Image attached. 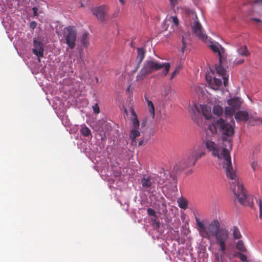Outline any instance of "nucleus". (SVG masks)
I'll return each instance as SVG.
<instances>
[{"label":"nucleus","mask_w":262,"mask_h":262,"mask_svg":"<svg viewBox=\"0 0 262 262\" xmlns=\"http://www.w3.org/2000/svg\"><path fill=\"white\" fill-rule=\"evenodd\" d=\"M235 123L232 120L230 123H227L222 118L216 121V122L208 124L206 130L208 137L205 140V145L209 151L212 152L213 157H217L220 160L219 163L223 165L227 177L230 179V188L237 198L238 202L244 206L251 208L254 206L253 197L248 195L246 191L244 189L243 184L237 178L235 172L231 164V160L229 151L226 148H223L220 152L217 144L210 137L217 133V128L220 129L224 135L231 136L233 135Z\"/></svg>","instance_id":"1"},{"label":"nucleus","mask_w":262,"mask_h":262,"mask_svg":"<svg viewBox=\"0 0 262 262\" xmlns=\"http://www.w3.org/2000/svg\"><path fill=\"white\" fill-rule=\"evenodd\" d=\"M213 113L214 115L219 117L223 114V108L220 105H214L213 107Z\"/></svg>","instance_id":"25"},{"label":"nucleus","mask_w":262,"mask_h":262,"mask_svg":"<svg viewBox=\"0 0 262 262\" xmlns=\"http://www.w3.org/2000/svg\"><path fill=\"white\" fill-rule=\"evenodd\" d=\"M32 10L33 11V15L34 16H38V9L37 7H34L32 8Z\"/></svg>","instance_id":"42"},{"label":"nucleus","mask_w":262,"mask_h":262,"mask_svg":"<svg viewBox=\"0 0 262 262\" xmlns=\"http://www.w3.org/2000/svg\"><path fill=\"white\" fill-rule=\"evenodd\" d=\"M132 116L133 129H139L140 126L139 121L136 114L133 110L132 111Z\"/></svg>","instance_id":"20"},{"label":"nucleus","mask_w":262,"mask_h":262,"mask_svg":"<svg viewBox=\"0 0 262 262\" xmlns=\"http://www.w3.org/2000/svg\"><path fill=\"white\" fill-rule=\"evenodd\" d=\"M170 18L172 19L173 23L174 24L177 26L179 25V20L177 16H171Z\"/></svg>","instance_id":"37"},{"label":"nucleus","mask_w":262,"mask_h":262,"mask_svg":"<svg viewBox=\"0 0 262 262\" xmlns=\"http://www.w3.org/2000/svg\"><path fill=\"white\" fill-rule=\"evenodd\" d=\"M178 203L181 208L185 209L187 207V202L183 198L178 199Z\"/></svg>","instance_id":"30"},{"label":"nucleus","mask_w":262,"mask_h":262,"mask_svg":"<svg viewBox=\"0 0 262 262\" xmlns=\"http://www.w3.org/2000/svg\"><path fill=\"white\" fill-rule=\"evenodd\" d=\"M162 206L163 211V212H166L167 211L166 203L165 202H163L162 203Z\"/></svg>","instance_id":"43"},{"label":"nucleus","mask_w":262,"mask_h":262,"mask_svg":"<svg viewBox=\"0 0 262 262\" xmlns=\"http://www.w3.org/2000/svg\"><path fill=\"white\" fill-rule=\"evenodd\" d=\"M171 5L174 6L177 3V0H169Z\"/></svg>","instance_id":"44"},{"label":"nucleus","mask_w":262,"mask_h":262,"mask_svg":"<svg viewBox=\"0 0 262 262\" xmlns=\"http://www.w3.org/2000/svg\"><path fill=\"white\" fill-rule=\"evenodd\" d=\"M137 52L138 55L137 57V60L139 64H140L144 58L146 52L144 49L142 48H137Z\"/></svg>","instance_id":"17"},{"label":"nucleus","mask_w":262,"mask_h":262,"mask_svg":"<svg viewBox=\"0 0 262 262\" xmlns=\"http://www.w3.org/2000/svg\"><path fill=\"white\" fill-rule=\"evenodd\" d=\"M161 69H163L162 74L164 76H166L169 73L170 64L169 62L161 63Z\"/></svg>","instance_id":"21"},{"label":"nucleus","mask_w":262,"mask_h":262,"mask_svg":"<svg viewBox=\"0 0 262 262\" xmlns=\"http://www.w3.org/2000/svg\"><path fill=\"white\" fill-rule=\"evenodd\" d=\"M182 68V67L181 64L177 65L174 71L171 74L169 80H172L177 75H178Z\"/></svg>","instance_id":"27"},{"label":"nucleus","mask_w":262,"mask_h":262,"mask_svg":"<svg viewBox=\"0 0 262 262\" xmlns=\"http://www.w3.org/2000/svg\"><path fill=\"white\" fill-rule=\"evenodd\" d=\"M96 81L97 82H98V78H97V77L96 78Z\"/></svg>","instance_id":"49"},{"label":"nucleus","mask_w":262,"mask_h":262,"mask_svg":"<svg viewBox=\"0 0 262 262\" xmlns=\"http://www.w3.org/2000/svg\"><path fill=\"white\" fill-rule=\"evenodd\" d=\"M239 259L243 262H246L248 260L247 256L241 252H239V255H238V257Z\"/></svg>","instance_id":"34"},{"label":"nucleus","mask_w":262,"mask_h":262,"mask_svg":"<svg viewBox=\"0 0 262 262\" xmlns=\"http://www.w3.org/2000/svg\"><path fill=\"white\" fill-rule=\"evenodd\" d=\"M232 235L234 239H239L241 238L242 235L237 227L234 226L233 227L232 231Z\"/></svg>","instance_id":"28"},{"label":"nucleus","mask_w":262,"mask_h":262,"mask_svg":"<svg viewBox=\"0 0 262 262\" xmlns=\"http://www.w3.org/2000/svg\"><path fill=\"white\" fill-rule=\"evenodd\" d=\"M140 135V132L138 129H132L129 134V137L132 139V144L136 143V138Z\"/></svg>","instance_id":"18"},{"label":"nucleus","mask_w":262,"mask_h":262,"mask_svg":"<svg viewBox=\"0 0 262 262\" xmlns=\"http://www.w3.org/2000/svg\"><path fill=\"white\" fill-rule=\"evenodd\" d=\"M202 111L204 117L206 119V120H209L211 122L209 123L212 124L214 122H216L214 120L213 122H211L212 120V113L211 109L210 107H208L207 106H202L201 107Z\"/></svg>","instance_id":"15"},{"label":"nucleus","mask_w":262,"mask_h":262,"mask_svg":"<svg viewBox=\"0 0 262 262\" xmlns=\"http://www.w3.org/2000/svg\"><path fill=\"white\" fill-rule=\"evenodd\" d=\"M227 103L229 106L226 107L225 113L226 116H232L235 111L240 108L242 101L241 98L237 97L228 100Z\"/></svg>","instance_id":"6"},{"label":"nucleus","mask_w":262,"mask_h":262,"mask_svg":"<svg viewBox=\"0 0 262 262\" xmlns=\"http://www.w3.org/2000/svg\"><path fill=\"white\" fill-rule=\"evenodd\" d=\"M251 166L253 171H255L258 168V164L256 161H253L251 163Z\"/></svg>","instance_id":"36"},{"label":"nucleus","mask_w":262,"mask_h":262,"mask_svg":"<svg viewBox=\"0 0 262 262\" xmlns=\"http://www.w3.org/2000/svg\"><path fill=\"white\" fill-rule=\"evenodd\" d=\"M182 43H183V46H182V49H181V50H182V51L183 52H184V50H185V47H186V42H185V39H184V36H183V37H182Z\"/></svg>","instance_id":"39"},{"label":"nucleus","mask_w":262,"mask_h":262,"mask_svg":"<svg viewBox=\"0 0 262 262\" xmlns=\"http://www.w3.org/2000/svg\"><path fill=\"white\" fill-rule=\"evenodd\" d=\"M36 26L37 24L35 21H32L30 24V27L33 29H34L36 27Z\"/></svg>","instance_id":"40"},{"label":"nucleus","mask_w":262,"mask_h":262,"mask_svg":"<svg viewBox=\"0 0 262 262\" xmlns=\"http://www.w3.org/2000/svg\"><path fill=\"white\" fill-rule=\"evenodd\" d=\"M244 61V59H236L234 60V63L236 64H241V63H243Z\"/></svg>","instance_id":"41"},{"label":"nucleus","mask_w":262,"mask_h":262,"mask_svg":"<svg viewBox=\"0 0 262 262\" xmlns=\"http://www.w3.org/2000/svg\"><path fill=\"white\" fill-rule=\"evenodd\" d=\"M222 84L221 79L214 77L213 81L210 83V86L211 89L214 90H217Z\"/></svg>","instance_id":"16"},{"label":"nucleus","mask_w":262,"mask_h":262,"mask_svg":"<svg viewBox=\"0 0 262 262\" xmlns=\"http://www.w3.org/2000/svg\"><path fill=\"white\" fill-rule=\"evenodd\" d=\"M235 118L237 122L246 121L249 119V114L244 111H238L235 114Z\"/></svg>","instance_id":"14"},{"label":"nucleus","mask_w":262,"mask_h":262,"mask_svg":"<svg viewBox=\"0 0 262 262\" xmlns=\"http://www.w3.org/2000/svg\"><path fill=\"white\" fill-rule=\"evenodd\" d=\"M228 242L225 243V251L223 252L222 250H219L221 253L219 252L214 253V257L216 262H224V257L226 256L228 258L230 262H235L234 260V258L237 257L239 255V252L232 250L227 249V244Z\"/></svg>","instance_id":"5"},{"label":"nucleus","mask_w":262,"mask_h":262,"mask_svg":"<svg viewBox=\"0 0 262 262\" xmlns=\"http://www.w3.org/2000/svg\"><path fill=\"white\" fill-rule=\"evenodd\" d=\"M63 36L65 39L64 42L69 48L73 49L76 46L77 31L74 26H68L63 28Z\"/></svg>","instance_id":"4"},{"label":"nucleus","mask_w":262,"mask_h":262,"mask_svg":"<svg viewBox=\"0 0 262 262\" xmlns=\"http://www.w3.org/2000/svg\"><path fill=\"white\" fill-rule=\"evenodd\" d=\"M142 69L148 74H150L154 71L161 69V63L155 60H147L144 62Z\"/></svg>","instance_id":"7"},{"label":"nucleus","mask_w":262,"mask_h":262,"mask_svg":"<svg viewBox=\"0 0 262 262\" xmlns=\"http://www.w3.org/2000/svg\"><path fill=\"white\" fill-rule=\"evenodd\" d=\"M147 103V106L149 109V112L152 118L155 117V107L153 103L151 101L146 99Z\"/></svg>","instance_id":"24"},{"label":"nucleus","mask_w":262,"mask_h":262,"mask_svg":"<svg viewBox=\"0 0 262 262\" xmlns=\"http://www.w3.org/2000/svg\"><path fill=\"white\" fill-rule=\"evenodd\" d=\"M249 4L253 6H262V0L250 1Z\"/></svg>","instance_id":"32"},{"label":"nucleus","mask_w":262,"mask_h":262,"mask_svg":"<svg viewBox=\"0 0 262 262\" xmlns=\"http://www.w3.org/2000/svg\"><path fill=\"white\" fill-rule=\"evenodd\" d=\"M147 212L149 215L154 216V217H157L156 212L154 209L149 208L147 209Z\"/></svg>","instance_id":"33"},{"label":"nucleus","mask_w":262,"mask_h":262,"mask_svg":"<svg viewBox=\"0 0 262 262\" xmlns=\"http://www.w3.org/2000/svg\"><path fill=\"white\" fill-rule=\"evenodd\" d=\"M152 226L156 229H158L160 226V222L158 221H155V222L152 223Z\"/></svg>","instance_id":"38"},{"label":"nucleus","mask_w":262,"mask_h":262,"mask_svg":"<svg viewBox=\"0 0 262 262\" xmlns=\"http://www.w3.org/2000/svg\"><path fill=\"white\" fill-rule=\"evenodd\" d=\"M34 48L32 52L39 59L43 56V47L42 43L36 38H33Z\"/></svg>","instance_id":"11"},{"label":"nucleus","mask_w":262,"mask_h":262,"mask_svg":"<svg viewBox=\"0 0 262 262\" xmlns=\"http://www.w3.org/2000/svg\"><path fill=\"white\" fill-rule=\"evenodd\" d=\"M246 262H251L250 261H249V260H248L247 261H246Z\"/></svg>","instance_id":"50"},{"label":"nucleus","mask_w":262,"mask_h":262,"mask_svg":"<svg viewBox=\"0 0 262 262\" xmlns=\"http://www.w3.org/2000/svg\"><path fill=\"white\" fill-rule=\"evenodd\" d=\"M222 63L220 62V64L215 67V70L216 73L221 76L222 77L223 79L224 85L227 86L228 80V76H226V70L221 65Z\"/></svg>","instance_id":"12"},{"label":"nucleus","mask_w":262,"mask_h":262,"mask_svg":"<svg viewBox=\"0 0 262 262\" xmlns=\"http://www.w3.org/2000/svg\"><path fill=\"white\" fill-rule=\"evenodd\" d=\"M81 134L84 137H89L91 135V131L89 127L84 125L80 129Z\"/></svg>","instance_id":"29"},{"label":"nucleus","mask_w":262,"mask_h":262,"mask_svg":"<svg viewBox=\"0 0 262 262\" xmlns=\"http://www.w3.org/2000/svg\"><path fill=\"white\" fill-rule=\"evenodd\" d=\"M252 19L253 20H254V21H256L257 22H259V23H261V24L262 25V20H261L260 19H258V18H253Z\"/></svg>","instance_id":"45"},{"label":"nucleus","mask_w":262,"mask_h":262,"mask_svg":"<svg viewBox=\"0 0 262 262\" xmlns=\"http://www.w3.org/2000/svg\"><path fill=\"white\" fill-rule=\"evenodd\" d=\"M156 218H157V217H154V218H152V219H151V221L152 222V223L155 222V221H157L156 220Z\"/></svg>","instance_id":"47"},{"label":"nucleus","mask_w":262,"mask_h":262,"mask_svg":"<svg viewBox=\"0 0 262 262\" xmlns=\"http://www.w3.org/2000/svg\"><path fill=\"white\" fill-rule=\"evenodd\" d=\"M205 155V152L202 148H194L186 158L174 167L176 172L183 170L188 167L194 165L196 162Z\"/></svg>","instance_id":"3"},{"label":"nucleus","mask_w":262,"mask_h":262,"mask_svg":"<svg viewBox=\"0 0 262 262\" xmlns=\"http://www.w3.org/2000/svg\"><path fill=\"white\" fill-rule=\"evenodd\" d=\"M88 35L89 33H84L81 38V43L85 47H87L89 45Z\"/></svg>","instance_id":"23"},{"label":"nucleus","mask_w":262,"mask_h":262,"mask_svg":"<svg viewBox=\"0 0 262 262\" xmlns=\"http://www.w3.org/2000/svg\"><path fill=\"white\" fill-rule=\"evenodd\" d=\"M93 110L94 113L96 114H99L100 113L99 107L97 103H95L93 106Z\"/></svg>","instance_id":"35"},{"label":"nucleus","mask_w":262,"mask_h":262,"mask_svg":"<svg viewBox=\"0 0 262 262\" xmlns=\"http://www.w3.org/2000/svg\"><path fill=\"white\" fill-rule=\"evenodd\" d=\"M237 51L239 55L243 56H248L250 54L246 46L241 47L237 49Z\"/></svg>","instance_id":"22"},{"label":"nucleus","mask_w":262,"mask_h":262,"mask_svg":"<svg viewBox=\"0 0 262 262\" xmlns=\"http://www.w3.org/2000/svg\"><path fill=\"white\" fill-rule=\"evenodd\" d=\"M198 230L200 235L206 238L214 237L215 244L219 247V250L225 251V243L230 238V233L226 228L221 227L219 221L215 219L208 223L205 226L198 217H195Z\"/></svg>","instance_id":"2"},{"label":"nucleus","mask_w":262,"mask_h":262,"mask_svg":"<svg viewBox=\"0 0 262 262\" xmlns=\"http://www.w3.org/2000/svg\"><path fill=\"white\" fill-rule=\"evenodd\" d=\"M257 203L259 207V217L260 220H262V199L259 198L257 200Z\"/></svg>","instance_id":"31"},{"label":"nucleus","mask_w":262,"mask_h":262,"mask_svg":"<svg viewBox=\"0 0 262 262\" xmlns=\"http://www.w3.org/2000/svg\"><path fill=\"white\" fill-rule=\"evenodd\" d=\"M193 32L203 41H206L207 39V36L205 33L201 24L199 20H196L193 23L192 27Z\"/></svg>","instance_id":"8"},{"label":"nucleus","mask_w":262,"mask_h":262,"mask_svg":"<svg viewBox=\"0 0 262 262\" xmlns=\"http://www.w3.org/2000/svg\"><path fill=\"white\" fill-rule=\"evenodd\" d=\"M154 182V178L151 176H144L141 179V184L143 188L145 189L150 188Z\"/></svg>","instance_id":"13"},{"label":"nucleus","mask_w":262,"mask_h":262,"mask_svg":"<svg viewBox=\"0 0 262 262\" xmlns=\"http://www.w3.org/2000/svg\"><path fill=\"white\" fill-rule=\"evenodd\" d=\"M213 52L217 53L220 63H222L226 58V54L225 49L222 47L219 43H211L209 46Z\"/></svg>","instance_id":"9"},{"label":"nucleus","mask_w":262,"mask_h":262,"mask_svg":"<svg viewBox=\"0 0 262 262\" xmlns=\"http://www.w3.org/2000/svg\"><path fill=\"white\" fill-rule=\"evenodd\" d=\"M148 75V74L146 73V72L142 68L141 70H140V72L137 75L136 80L137 81H142Z\"/></svg>","instance_id":"26"},{"label":"nucleus","mask_w":262,"mask_h":262,"mask_svg":"<svg viewBox=\"0 0 262 262\" xmlns=\"http://www.w3.org/2000/svg\"><path fill=\"white\" fill-rule=\"evenodd\" d=\"M107 10L106 7L101 6L93 8L91 11L93 14L96 16L98 19L104 21L106 15Z\"/></svg>","instance_id":"10"},{"label":"nucleus","mask_w":262,"mask_h":262,"mask_svg":"<svg viewBox=\"0 0 262 262\" xmlns=\"http://www.w3.org/2000/svg\"><path fill=\"white\" fill-rule=\"evenodd\" d=\"M142 142H143V141H140V142H139V145H142Z\"/></svg>","instance_id":"48"},{"label":"nucleus","mask_w":262,"mask_h":262,"mask_svg":"<svg viewBox=\"0 0 262 262\" xmlns=\"http://www.w3.org/2000/svg\"><path fill=\"white\" fill-rule=\"evenodd\" d=\"M119 1L122 5H124L125 4L124 0H119Z\"/></svg>","instance_id":"46"},{"label":"nucleus","mask_w":262,"mask_h":262,"mask_svg":"<svg viewBox=\"0 0 262 262\" xmlns=\"http://www.w3.org/2000/svg\"><path fill=\"white\" fill-rule=\"evenodd\" d=\"M235 247L240 252L247 253L248 252L244 242L242 240H239L236 242Z\"/></svg>","instance_id":"19"}]
</instances>
